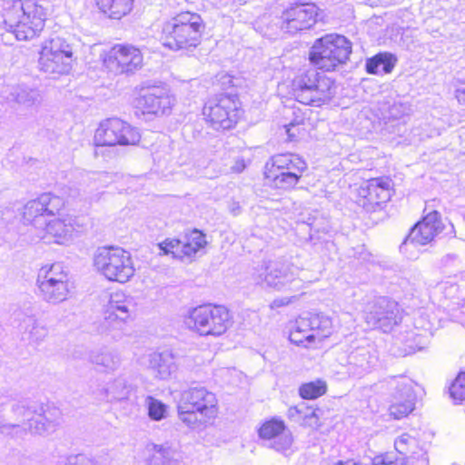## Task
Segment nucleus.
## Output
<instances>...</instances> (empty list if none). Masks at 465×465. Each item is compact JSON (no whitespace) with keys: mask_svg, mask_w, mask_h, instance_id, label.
<instances>
[{"mask_svg":"<svg viewBox=\"0 0 465 465\" xmlns=\"http://www.w3.org/2000/svg\"><path fill=\"white\" fill-rule=\"evenodd\" d=\"M66 465H98L94 459L84 455L77 454L69 456L66 459Z\"/></svg>","mask_w":465,"mask_h":465,"instance_id":"nucleus-47","label":"nucleus"},{"mask_svg":"<svg viewBox=\"0 0 465 465\" xmlns=\"http://www.w3.org/2000/svg\"><path fill=\"white\" fill-rule=\"evenodd\" d=\"M203 114L213 129L229 130L238 121V104L232 96L219 95L205 103Z\"/></svg>","mask_w":465,"mask_h":465,"instance_id":"nucleus-17","label":"nucleus"},{"mask_svg":"<svg viewBox=\"0 0 465 465\" xmlns=\"http://www.w3.org/2000/svg\"><path fill=\"white\" fill-rule=\"evenodd\" d=\"M206 243L205 234L201 231L194 229L189 233H186L183 241H182V252L183 258H191L194 256L197 252L206 245Z\"/></svg>","mask_w":465,"mask_h":465,"instance_id":"nucleus-38","label":"nucleus"},{"mask_svg":"<svg viewBox=\"0 0 465 465\" xmlns=\"http://www.w3.org/2000/svg\"><path fill=\"white\" fill-rule=\"evenodd\" d=\"M391 395L389 412L395 420L408 416L415 406L413 381L407 376H394L387 381Z\"/></svg>","mask_w":465,"mask_h":465,"instance_id":"nucleus-19","label":"nucleus"},{"mask_svg":"<svg viewBox=\"0 0 465 465\" xmlns=\"http://www.w3.org/2000/svg\"><path fill=\"white\" fill-rule=\"evenodd\" d=\"M288 416L292 419L315 417V411L307 407L304 403L291 407L288 410Z\"/></svg>","mask_w":465,"mask_h":465,"instance_id":"nucleus-45","label":"nucleus"},{"mask_svg":"<svg viewBox=\"0 0 465 465\" xmlns=\"http://www.w3.org/2000/svg\"><path fill=\"white\" fill-rule=\"evenodd\" d=\"M326 391L327 384L322 380L305 382L299 387V394L305 400H315L325 394Z\"/></svg>","mask_w":465,"mask_h":465,"instance_id":"nucleus-40","label":"nucleus"},{"mask_svg":"<svg viewBox=\"0 0 465 465\" xmlns=\"http://www.w3.org/2000/svg\"><path fill=\"white\" fill-rule=\"evenodd\" d=\"M292 94L302 104L320 107L333 98L336 86L331 78L315 69H309L293 78Z\"/></svg>","mask_w":465,"mask_h":465,"instance_id":"nucleus-4","label":"nucleus"},{"mask_svg":"<svg viewBox=\"0 0 465 465\" xmlns=\"http://www.w3.org/2000/svg\"><path fill=\"white\" fill-rule=\"evenodd\" d=\"M371 465H411L402 458H395L393 453L376 455L371 459Z\"/></svg>","mask_w":465,"mask_h":465,"instance_id":"nucleus-44","label":"nucleus"},{"mask_svg":"<svg viewBox=\"0 0 465 465\" xmlns=\"http://www.w3.org/2000/svg\"><path fill=\"white\" fill-rule=\"evenodd\" d=\"M319 7L312 3H293L282 13L280 29L294 35L311 29L318 20Z\"/></svg>","mask_w":465,"mask_h":465,"instance_id":"nucleus-18","label":"nucleus"},{"mask_svg":"<svg viewBox=\"0 0 465 465\" xmlns=\"http://www.w3.org/2000/svg\"><path fill=\"white\" fill-rule=\"evenodd\" d=\"M366 322L372 328L389 332L401 321L399 304L387 297H375L366 302L363 309Z\"/></svg>","mask_w":465,"mask_h":465,"instance_id":"nucleus-15","label":"nucleus"},{"mask_svg":"<svg viewBox=\"0 0 465 465\" xmlns=\"http://www.w3.org/2000/svg\"><path fill=\"white\" fill-rule=\"evenodd\" d=\"M231 314L222 305L204 304L188 312L185 324L201 336L219 337L231 326Z\"/></svg>","mask_w":465,"mask_h":465,"instance_id":"nucleus-6","label":"nucleus"},{"mask_svg":"<svg viewBox=\"0 0 465 465\" xmlns=\"http://www.w3.org/2000/svg\"><path fill=\"white\" fill-rule=\"evenodd\" d=\"M74 228L71 218L50 217L37 237L47 243L64 244L72 237Z\"/></svg>","mask_w":465,"mask_h":465,"instance_id":"nucleus-30","label":"nucleus"},{"mask_svg":"<svg viewBox=\"0 0 465 465\" xmlns=\"http://www.w3.org/2000/svg\"><path fill=\"white\" fill-rule=\"evenodd\" d=\"M203 29L200 15L182 12L163 24L161 42L164 47L173 51L195 48L201 42Z\"/></svg>","mask_w":465,"mask_h":465,"instance_id":"nucleus-3","label":"nucleus"},{"mask_svg":"<svg viewBox=\"0 0 465 465\" xmlns=\"http://www.w3.org/2000/svg\"><path fill=\"white\" fill-rule=\"evenodd\" d=\"M302 115H295L294 119L283 126L290 141L294 140L300 134V125L303 123Z\"/></svg>","mask_w":465,"mask_h":465,"instance_id":"nucleus-46","label":"nucleus"},{"mask_svg":"<svg viewBox=\"0 0 465 465\" xmlns=\"http://www.w3.org/2000/svg\"><path fill=\"white\" fill-rule=\"evenodd\" d=\"M455 96L460 104H465V82L457 87Z\"/></svg>","mask_w":465,"mask_h":465,"instance_id":"nucleus-50","label":"nucleus"},{"mask_svg":"<svg viewBox=\"0 0 465 465\" xmlns=\"http://www.w3.org/2000/svg\"><path fill=\"white\" fill-rule=\"evenodd\" d=\"M5 93L8 100L25 106L33 105L39 97L37 89L30 87L24 83L8 86Z\"/></svg>","mask_w":465,"mask_h":465,"instance_id":"nucleus-33","label":"nucleus"},{"mask_svg":"<svg viewBox=\"0 0 465 465\" xmlns=\"http://www.w3.org/2000/svg\"><path fill=\"white\" fill-rule=\"evenodd\" d=\"M147 367L154 378L167 381L177 371L174 355L169 351L152 352L147 357Z\"/></svg>","mask_w":465,"mask_h":465,"instance_id":"nucleus-32","label":"nucleus"},{"mask_svg":"<svg viewBox=\"0 0 465 465\" xmlns=\"http://www.w3.org/2000/svg\"><path fill=\"white\" fill-rule=\"evenodd\" d=\"M73 55V48L64 39L59 36L51 37L42 45L39 68L54 76L66 74L72 69Z\"/></svg>","mask_w":465,"mask_h":465,"instance_id":"nucleus-10","label":"nucleus"},{"mask_svg":"<svg viewBox=\"0 0 465 465\" xmlns=\"http://www.w3.org/2000/svg\"><path fill=\"white\" fill-rule=\"evenodd\" d=\"M98 272L110 282L125 283L134 275L131 253L120 247L99 248L94 257Z\"/></svg>","mask_w":465,"mask_h":465,"instance_id":"nucleus-7","label":"nucleus"},{"mask_svg":"<svg viewBox=\"0 0 465 465\" xmlns=\"http://www.w3.org/2000/svg\"><path fill=\"white\" fill-rule=\"evenodd\" d=\"M331 319L322 313L300 316L292 328L289 339L297 345L307 346L314 341H322L332 332Z\"/></svg>","mask_w":465,"mask_h":465,"instance_id":"nucleus-13","label":"nucleus"},{"mask_svg":"<svg viewBox=\"0 0 465 465\" xmlns=\"http://www.w3.org/2000/svg\"><path fill=\"white\" fill-rule=\"evenodd\" d=\"M98 9L111 19H121L133 9L134 0H95Z\"/></svg>","mask_w":465,"mask_h":465,"instance_id":"nucleus-34","label":"nucleus"},{"mask_svg":"<svg viewBox=\"0 0 465 465\" xmlns=\"http://www.w3.org/2000/svg\"><path fill=\"white\" fill-rule=\"evenodd\" d=\"M271 167L266 164V177L273 186L288 190L293 188L300 181L307 163L298 154L279 153L271 158Z\"/></svg>","mask_w":465,"mask_h":465,"instance_id":"nucleus-9","label":"nucleus"},{"mask_svg":"<svg viewBox=\"0 0 465 465\" xmlns=\"http://www.w3.org/2000/svg\"><path fill=\"white\" fill-rule=\"evenodd\" d=\"M289 113H292V114H296L294 110L288 109L284 114H288Z\"/></svg>","mask_w":465,"mask_h":465,"instance_id":"nucleus-53","label":"nucleus"},{"mask_svg":"<svg viewBox=\"0 0 465 465\" xmlns=\"http://www.w3.org/2000/svg\"><path fill=\"white\" fill-rule=\"evenodd\" d=\"M144 405L151 420L161 421L168 416V406L162 401L148 395L144 399Z\"/></svg>","mask_w":465,"mask_h":465,"instance_id":"nucleus-39","label":"nucleus"},{"mask_svg":"<svg viewBox=\"0 0 465 465\" xmlns=\"http://www.w3.org/2000/svg\"><path fill=\"white\" fill-rule=\"evenodd\" d=\"M109 176L107 173H93L88 179L94 183H99L102 186H104Z\"/></svg>","mask_w":465,"mask_h":465,"instance_id":"nucleus-48","label":"nucleus"},{"mask_svg":"<svg viewBox=\"0 0 465 465\" xmlns=\"http://www.w3.org/2000/svg\"><path fill=\"white\" fill-rule=\"evenodd\" d=\"M331 465H367L358 459L337 460Z\"/></svg>","mask_w":465,"mask_h":465,"instance_id":"nucleus-49","label":"nucleus"},{"mask_svg":"<svg viewBox=\"0 0 465 465\" xmlns=\"http://www.w3.org/2000/svg\"><path fill=\"white\" fill-rule=\"evenodd\" d=\"M139 131L119 118L102 122L94 134L96 146L134 145L140 141Z\"/></svg>","mask_w":465,"mask_h":465,"instance_id":"nucleus-14","label":"nucleus"},{"mask_svg":"<svg viewBox=\"0 0 465 465\" xmlns=\"http://www.w3.org/2000/svg\"><path fill=\"white\" fill-rule=\"evenodd\" d=\"M396 57L389 53H380L366 62V71L371 74L382 75L392 71Z\"/></svg>","mask_w":465,"mask_h":465,"instance_id":"nucleus-37","label":"nucleus"},{"mask_svg":"<svg viewBox=\"0 0 465 465\" xmlns=\"http://www.w3.org/2000/svg\"><path fill=\"white\" fill-rule=\"evenodd\" d=\"M290 302H291V300L289 298L275 299L272 302L271 307L272 308H279V307L285 306V305L289 304Z\"/></svg>","mask_w":465,"mask_h":465,"instance_id":"nucleus-51","label":"nucleus"},{"mask_svg":"<svg viewBox=\"0 0 465 465\" xmlns=\"http://www.w3.org/2000/svg\"><path fill=\"white\" fill-rule=\"evenodd\" d=\"M175 99L165 86H150L143 89L135 100V107L143 114L162 116L169 114Z\"/></svg>","mask_w":465,"mask_h":465,"instance_id":"nucleus-21","label":"nucleus"},{"mask_svg":"<svg viewBox=\"0 0 465 465\" xmlns=\"http://www.w3.org/2000/svg\"><path fill=\"white\" fill-rule=\"evenodd\" d=\"M36 284L43 300L52 304L65 301L71 291L68 272L59 262L42 266L37 273Z\"/></svg>","mask_w":465,"mask_h":465,"instance_id":"nucleus-8","label":"nucleus"},{"mask_svg":"<svg viewBox=\"0 0 465 465\" xmlns=\"http://www.w3.org/2000/svg\"><path fill=\"white\" fill-rule=\"evenodd\" d=\"M161 253L172 254L173 258L183 259L182 241L179 239H166L158 244Z\"/></svg>","mask_w":465,"mask_h":465,"instance_id":"nucleus-41","label":"nucleus"},{"mask_svg":"<svg viewBox=\"0 0 465 465\" xmlns=\"http://www.w3.org/2000/svg\"><path fill=\"white\" fill-rule=\"evenodd\" d=\"M444 228L445 225L440 220V214L437 211L430 212L411 229L408 236L400 246V252L409 255L411 246L430 244L443 232Z\"/></svg>","mask_w":465,"mask_h":465,"instance_id":"nucleus-20","label":"nucleus"},{"mask_svg":"<svg viewBox=\"0 0 465 465\" xmlns=\"http://www.w3.org/2000/svg\"><path fill=\"white\" fill-rule=\"evenodd\" d=\"M351 53V43L347 37L328 34L314 41L309 59L319 69L330 72L345 64Z\"/></svg>","mask_w":465,"mask_h":465,"instance_id":"nucleus-5","label":"nucleus"},{"mask_svg":"<svg viewBox=\"0 0 465 465\" xmlns=\"http://www.w3.org/2000/svg\"><path fill=\"white\" fill-rule=\"evenodd\" d=\"M135 392L136 387L126 378L119 376L94 391V395L100 401L116 403L131 401Z\"/></svg>","mask_w":465,"mask_h":465,"instance_id":"nucleus-28","label":"nucleus"},{"mask_svg":"<svg viewBox=\"0 0 465 465\" xmlns=\"http://www.w3.org/2000/svg\"><path fill=\"white\" fill-rule=\"evenodd\" d=\"M88 359L92 364L103 368L105 371H114L121 364L119 353L108 349L91 351Z\"/></svg>","mask_w":465,"mask_h":465,"instance_id":"nucleus-35","label":"nucleus"},{"mask_svg":"<svg viewBox=\"0 0 465 465\" xmlns=\"http://www.w3.org/2000/svg\"><path fill=\"white\" fill-rule=\"evenodd\" d=\"M22 339L30 343L42 341L48 334V329L34 317H26L21 324Z\"/></svg>","mask_w":465,"mask_h":465,"instance_id":"nucleus-36","label":"nucleus"},{"mask_svg":"<svg viewBox=\"0 0 465 465\" xmlns=\"http://www.w3.org/2000/svg\"><path fill=\"white\" fill-rule=\"evenodd\" d=\"M420 337L417 335L413 331H408L406 335H401L397 340L404 343L403 353L409 354L416 351L421 350Z\"/></svg>","mask_w":465,"mask_h":465,"instance_id":"nucleus-42","label":"nucleus"},{"mask_svg":"<svg viewBox=\"0 0 465 465\" xmlns=\"http://www.w3.org/2000/svg\"><path fill=\"white\" fill-rule=\"evenodd\" d=\"M136 307L137 302L134 296L121 291L110 293L103 310L104 328L122 331L135 318Z\"/></svg>","mask_w":465,"mask_h":465,"instance_id":"nucleus-12","label":"nucleus"},{"mask_svg":"<svg viewBox=\"0 0 465 465\" xmlns=\"http://www.w3.org/2000/svg\"><path fill=\"white\" fill-rule=\"evenodd\" d=\"M259 436L268 448L283 454L291 449L293 441L291 431L278 419L265 421L259 430Z\"/></svg>","mask_w":465,"mask_h":465,"instance_id":"nucleus-25","label":"nucleus"},{"mask_svg":"<svg viewBox=\"0 0 465 465\" xmlns=\"http://www.w3.org/2000/svg\"><path fill=\"white\" fill-rule=\"evenodd\" d=\"M377 362L378 355L373 346L357 345L349 351L344 367L350 376L361 378L371 372Z\"/></svg>","mask_w":465,"mask_h":465,"instance_id":"nucleus-24","label":"nucleus"},{"mask_svg":"<svg viewBox=\"0 0 465 465\" xmlns=\"http://www.w3.org/2000/svg\"><path fill=\"white\" fill-rule=\"evenodd\" d=\"M40 403L28 399L14 401L11 404L8 421L0 425L2 433H9V430L20 429L26 425L30 430V423L33 422L35 413L39 411Z\"/></svg>","mask_w":465,"mask_h":465,"instance_id":"nucleus-26","label":"nucleus"},{"mask_svg":"<svg viewBox=\"0 0 465 465\" xmlns=\"http://www.w3.org/2000/svg\"><path fill=\"white\" fill-rule=\"evenodd\" d=\"M141 50L132 45H115L104 61L106 66L117 74L133 73L142 67Z\"/></svg>","mask_w":465,"mask_h":465,"instance_id":"nucleus-23","label":"nucleus"},{"mask_svg":"<svg viewBox=\"0 0 465 465\" xmlns=\"http://www.w3.org/2000/svg\"><path fill=\"white\" fill-rule=\"evenodd\" d=\"M392 181L389 177H377L363 182L358 189V204L367 212H374L381 203L391 196Z\"/></svg>","mask_w":465,"mask_h":465,"instance_id":"nucleus-22","label":"nucleus"},{"mask_svg":"<svg viewBox=\"0 0 465 465\" xmlns=\"http://www.w3.org/2000/svg\"><path fill=\"white\" fill-rule=\"evenodd\" d=\"M64 206L63 198L50 193H43L25 205L24 223L33 225L37 233L50 217L60 215Z\"/></svg>","mask_w":465,"mask_h":465,"instance_id":"nucleus-16","label":"nucleus"},{"mask_svg":"<svg viewBox=\"0 0 465 465\" xmlns=\"http://www.w3.org/2000/svg\"><path fill=\"white\" fill-rule=\"evenodd\" d=\"M145 460L150 465H179L184 454L177 442L148 443L144 450Z\"/></svg>","mask_w":465,"mask_h":465,"instance_id":"nucleus-27","label":"nucleus"},{"mask_svg":"<svg viewBox=\"0 0 465 465\" xmlns=\"http://www.w3.org/2000/svg\"><path fill=\"white\" fill-rule=\"evenodd\" d=\"M394 447L398 453L404 455L406 462L411 465H429V459L424 446L415 435L405 432L394 440Z\"/></svg>","mask_w":465,"mask_h":465,"instance_id":"nucleus-29","label":"nucleus"},{"mask_svg":"<svg viewBox=\"0 0 465 465\" xmlns=\"http://www.w3.org/2000/svg\"><path fill=\"white\" fill-rule=\"evenodd\" d=\"M39 411L35 413L30 431L38 435H49L54 432L60 425L61 412L55 407L40 403Z\"/></svg>","mask_w":465,"mask_h":465,"instance_id":"nucleus-31","label":"nucleus"},{"mask_svg":"<svg viewBox=\"0 0 465 465\" xmlns=\"http://www.w3.org/2000/svg\"><path fill=\"white\" fill-rule=\"evenodd\" d=\"M48 8L47 0L6 2L0 15V29L12 33L19 41L31 40L44 29Z\"/></svg>","mask_w":465,"mask_h":465,"instance_id":"nucleus-1","label":"nucleus"},{"mask_svg":"<svg viewBox=\"0 0 465 465\" xmlns=\"http://www.w3.org/2000/svg\"><path fill=\"white\" fill-rule=\"evenodd\" d=\"M217 399L204 387H191L182 391L177 403L179 420L191 430H200L217 416Z\"/></svg>","mask_w":465,"mask_h":465,"instance_id":"nucleus-2","label":"nucleus"},{"mask_svg":"<svg viewBox=\"0 0 465 465\" xmlns=\"http://www.w3.org/2000/svg\"><path fill=\"white\" fill-rule=\"evenodd\" d=\"M245 163L242 159H239L236 161L235 164L232 167V171L235 173H241L244 170Z\"/></svg>","mask_w":465,"mask_h":465,"instance_id":"nucleus-52","label":"nucleus"},{"mask_svg":"<svg viewBox=\"0 0 465 465\" xmlns=\"http://www.w3.org/2000/svg\"><path fill=\"white\" fill-rule=\"evenodd\" d=\"M450 394L456 401H465V373H460L450 388Z\"/></svg>","mask_w":465,"mask_h":465,"instance_id":"nucleus-43","label":"nucleus"},{"mask_svg":"<svg viewBox=\"0 0 465 465\" xmlns=\"http://www.w3.org/2000/svg\"><path fill=\"white\" fill-rule=\"evenodd\" d=\"M300 268L286 260L263 262L253 268L252 280L256 285L282 290L299 275Z\"/></svg>","mask_w":465,"mask_h":465,"instance_id":"nucleus-11","label":"nucleus"}]
</instances>
